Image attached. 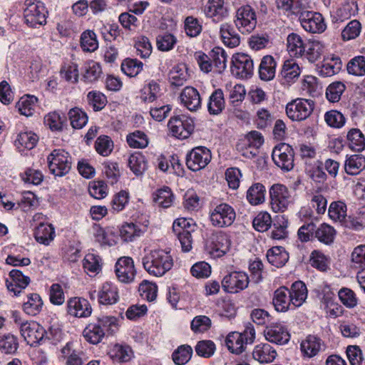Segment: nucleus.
Wrapping results in <instances>:
<instances>
[{
  "label": "nucleus",
  "instance_id": "1",
  "mask_svg": "<svg viewBox=\"0 0 365 365\" xmlns=\"http://www.w3.org/2000/svg\"><path fill=\"white\" fill-rule=\"evenodd\" d=\"M145 270L150 275L162 277L173 266V259L169 252L153 250L146 253L142 259Z\"/></svg>",
  "mask_w": 365,
  "mask_h": 365
},
{
  "label": "nucleus",
  "instance_id": "2",
  "mask_svg": "<svg viewBox=\"0 0 365 365\" xmlns=\"http://www.w3.org/2000/svg\"><path fill=\"white\" fill-rule=\"evenodd\" d=\"M270 205L274 212H283L294 202V197L288 187L277 183L269 189Z\"/></svg>",
  "mask_w": 365,
  "mask_h": 365
},
{
  "label": "nucleus",
  "instance_id": "3",
  "mask_svg": "<svg viewBox=\"0 0 365 365\" xmlns=\"http://www.w3.org/2000/svg\"><path fill=\"white\" fill-rule=\"evenodd\" d=\"M14 321L19 327L21 336L30 346L37 344L43 339L45 329L38 323L34 321H23L16 314H14Z\"/></svg>",
  "mask_w": 365,
  "mask_h": 365
},
{
  "label": "nucleus",
  "instance_id": "4",
  "mask_svg": "<svg viewBox=\"0 0 365 365\" xmlns=\"http://www.w3.org/2000/svg\"><path fill=\"white\" fill-rule=\"evenodd\" d=\"M255 338V330L248 324L242 333L230 332L225 339V344L230 352L239 354L245 351L247 344L253 343Z\"/></svg>",
  "mask_w": 365,
  "mask_h": 365
},
{
  "label": "nucleus",
  "instance_id": "5",
  "mask_svg": "<svg viewBox=\"0 0 365 365\" xmlns=\"http://www.w3.org/2000/svg\"><path fill=\"white\" fill-rule=\"evenodd\" d=\"M48 169L53 175L62 177L71 168V158L68 153L63 149H55L47 156Z\"/></svg>",
  "mask_w": 365,
  "mask_h": 365
},
{
  "label": "nucleus",
  "instance_id": "6",
  "mask_svg": "<svg viewBox=\"0 0 365 365\" xmlns=\"http://www.w3.org/2000/svg\"><path fill=\"white\" fill-rule=\"evenodd\" d=\"M235 24L242 34L252 32L257 25L255 11L249 5H244L237 9L235 18Z\"/></svg>",
  "mask_w": 365,
  "mask_h": 365
},
{
  "label": "nucleus",
  "instance_id": "7",
  "mask_svg": "<svg viewBox=\"0 0 365 365\" xmlns=\"http://www.w3.org/2000/svg\"><path fill=\"white\" fill-rule=\"evenodd\" d=\"M24 16L26 23L31 27L46 23V8L43 4L37 0H26Z\"/></svg>",
  "mask_w": 365,
  "mask_h": 365
},
{
  "label": "nucleus",
  "instance_id": "8",
  "mask_svg": "<svg viewBox=\"0 0 365 365\" xmlns=\"http://www.w3.org/2000/svg\"><path fill=\"white\" fill-rule=\"evenodd\" d=\"M87 359L83 347L78 341H68L61 349L59 359L64 365H83Z\"/></svg>",
  "mask_w": 365,
  "mask_h": 365
},
{
  "label": "nucleus",
  "instance_id": "9",
  "mask_svg": "<svg viewBox=\"0 0 365 365\" xmlns=\"http://www.w3.org/2000/svg\"><path fill=\"white\" fill-rule=\"evenodd\" d=\"M235 218L236 213L234 208L227 203H221L210 211V220L214 227L230 226Z\"/></svg>",
  "mask_w": 365,
  "mask_h": 365
},
{
  "label": "nucleus",
  "instance_id": "10",
  "mask_svg": "<svg viewBox=\"0 0 365 365\" xmlns=\"http://www.w3.org/2000/svg\"><path fill=\"white\" fill-rule=\"evenodd\" d=\"M314 110V103L304 98H297L286 106V113L293 121H302L310 116Z\"/></svg>",
  "mask_w": 365,
  "mask_h": 365
},
{
  "label": "nucleus",
  "instance_id": "11",
  "mask_svg": "<svg viewBox=\"0 0 365 365\" xmlns=\"http://www.w3.org/2000/svg\"><path fill=\"white\" fill-rule=\"evenodd\" d=\"M168 126L171 134L178 139L187 138L194 130V120L192 118L181 115L171 118Z\"/></svg>",
  "mask_w": 365,
  "mask_h": 365
},
{
  "label": "nucleus",
  "instance_id": "12",
  "mask_svg": "<svg viewBox=\"0 0 365 365\" xmlns=\"http://www.w3.org/2000/svg\"><path fill=\"white\" fill-rule=\"evenodd\" d=\"M302 28L307 32L321 34L327 28L324 17L320 13L304 9L299 17Z\"/></svg>",
  "mask_w": 365,
  "mask_h": 365
},
{
  "label": "nucleus",
  "instance_id": "13",
  "mask_svg": "<svg viewBox=\"0 0 365 365\" xmlns=\"http://www.w3.org/2000/svg\"><path fill=\"white\" fill-rule=\"evenodd\" d=\"M254 63L251 57L244 53L232 56L231 72L239 78H247L253 73Z\"/></svg>",
  "mask_w": 365,
  "mask_h": 365
},
{
  "label": "nucleus",
  "instance_id": "14",
  "mask_svg": "<svg viewBox=\"0 0 365 365\" xmlns=\"http://www.w3.org/2000/svg\"><path fill=\"white\" fill-rule=\"evenodd\" d=\"M249 282V277L246 272L235 271L224 277L222 287L225 292L235 294L245 289Z\"/></svg>",
  "mask_w": 365,
  "mask_h": 365
},
{
  "label": "nucleus",
  "instance_id": "15",
  "mask_svg": "<svg viewBox=\"0 0 365 365\" xmlns=\"http://www.w3.org/2000/svg\"><path fill=\"white\" fill-rule=\"evenodd\" d=\"M294 150L287 143H279L272 150V160L282 170L289 171L294 168Z\"/></svg>",
  "mask_w": 365,
  "mask_h": 365
},
{
  "label": "nucleus",
  "instance_id": "16",
  "mask_svg": "<svg viewBox=\"0 0 365 365\" xmlns=\"http://www.w3.org/2000/svg\"><path fill=\"white\" fill-rule=\"evenodd\" d=\"M211 153L205 147L193 148L187 155L186 165L192 171L204 168L211 160Z\"/></svg>",
  "mask_w": 365,
  "mask_h": 365
},
{
  "label": "nucleus",
  "instance_id": "17",
  "mask_svg": "<svg viewBox=\"0 0 365 365\" xmlns=\"http://www.w3.org/2000/svg\"><path fill=\"white\" fill-rule=\"evenodd\" d=\"M115 272L120 282H133L136 274L133 259L130 257H120L115 263Z\"/></svg>",
  "mask_w": 365,
  "mask_h": 365
},
{
  "label": "nucleus",
  "instance_id": "18",
  "mask_svg": "<svg viewBox=\"0 0 365 365\" xmlns=\"http://www.w3.org/2000/svg\"><path fill=\"white\" fill-rule=\"evenodd\" d=\"M231 241L229 236L222 232L216 233L207 247L210 255L213 258L224 256L230 250Z\"/></svg>",
  "mask_w": 365,
  "mask_h": 365
},
{
  "label": "nucleus",
  "instance_id": "19",
  "mask_svg": "<svg viewBox=\"0 0 365 365\" xmlns=\"http://www.w3.org/2000/svg\"><path fill=\"white\" fill-rule=\"evenodd\" d=\"M30 277L26 276L19 269H12L6 279V284L8 290L14 293V296H19L29 284Z\"/></svg>",
  "mask_w": 365,
  "mask_h": 365
},
{
  "label": "nucleus",
  "instance_id": "20",
  "mask_svg": "<svg viewBox=\"0 0 365 365\" xmlns=\"http://www.w3.org/2000/svg\"><path fill=\"white\" fill-rule=\"evenodd\" d=\"M265 339L276 344L283 345L287 344L290 339V334L287 327L280 324H273L267 327L264 331Z\"/></svg>",
  "mask_w": 365,
  "mask_h": 365
},
{
  "label": "nucleus",
  "instance_id": "21",
  "mask_svg": "<svg viewBox=\"0 0 365 365\" xmlns=\"http://www.w3.org/2000/svg\"><path fill=\"white\" fill-rule=\"evenodd\" d=\"M181 105L192 112L201 108V98L198 91L192 86H186L181 91L180 96Z\"/></svg>",
  "mask_w": 365,
  "mask_h": 365
},
{
  "label": "nucleus",
  "instance_id": "22",
  "mask_svg": "<svg viewBox=\"0 0 365 365\" xmlns=\"http://www.w3.org/2000/svg\"><path fill=\"white\" fill-rule=\"evenodd\" d=\"M91 312V307L86 299L73 297L67 302V313L72 317H88Z\"/></svg>",
  "mask_w": 365,
  "mask_h": 365
},
{
  "label": "nucleus",
  "instance_id": "23",
  "mask_svg": "<svg viewBox=\"0 0 365 365\" xmlns=\"http://www.w3.org/2000/svg\"><path fill=\"white\" fill-rule=\"evenodd\" d=\"M324 347L322 340L314 335L307 336L300 344V350L304 357L312 358L317 356Z\"/></svg>",
  "mask_w": 365,
  "mask_h": 365
},
{
  "label": "nucleus",
  "instance_id": "24",
  "mask_svg": "<svg viewBox=\"0 0 365 365\" xmlns=\"http://www.w3.org/2000/svg\"><path fill=\"white\" fill-rule=\"evenodd\" d=\"M207 17L219 22L228 16L229 12L224 0H209L205 9Z\"/></svg>",
  "mask_w": 365,
  "mask_h": 365
},
{
  "label": "nucleus",
  "instance_id": "25",
  "mask_svg": "<svg viewBox=\"0 0 365 365\" xmlns=\"http://www.w3.org/2000/svg\"><path fill=\"white\" fill-rule=\"evenodd\" d=\"M98 302L102 304H113L119 299L118 289L117 286L110 282L103 283L98 293Z\"/></svg>",
  "mask_w": 365,
  "mask_h": 365
},
{
  "label": "nucleus",
  "instance_id": "26",
  "mask_svg": "<svg viewBox=\"0 0 365 365\" xmlns=\"http://www.w3.org/2000/svg\"><path fill=\"white\" fill-rule=\"evenodd\" d=\"M272 303L276 311L279 312H286L289 310H293L289 289L285 287H281L275 290Z\"/></svg>",
  "mask_w": 365,
  "mask_h": 365
},
{
  "label": "nucleus",
  "instance_id": "27",
  "mask_svg": "<svg viewBox=\"0 0 365 365\" xmlns=\"http://www.w3.org/2000/svg\"><path fill=\"white\" fill-rule=\"evenodd\" d=\"M38 141V137L34 132H21L14 140V145L19 153H24L26 150L33 149Z\"/></svg>",
  "mask_w": 365,
  "mask_h": 365
},
{
  "label": "nucleus",
  "instance_id": "28",
  "mask_svg": "<svg viewBox=\"0 0 365 365\" xmlns=\"http://www.w3.org/2000/svg\"><path fill=\"white\" fill-rule=\"evenodd\" d=\"M108 354L115 363H124L130 361L133 353L129 346L120 344L110 345Z\"/></svg>",
  "mask_w": 365,
  "mask_h": 365
},
{
  "label": "nucleus",
  "instance_id": "29",
  "mask_svg": "<svg viewBox=\"0 0 365 365\" xmlns=\"http://www.w3.org/2000/svg\"><path fill=\"white\" fill-rule=\"evenodd\" d=\"M309 0H276L277 9L288 15H299L302 10L309 7Z\"/></svg>",
  "mask_w": 365,
  "mask_h": 365
},
{
  "label": "nucleus",
  "instance_id": "30",
  "mask_svg": "<svg viewBox=\"0 0 365 365\" xmlns=\"http://www.w3.org/2000/svg\"><path fill=\"white\" fill-rule=\"evenodd\" d=\"M277 355L276 350L269 344L256 345L252 351L253 359L261 364L272 362Z\"/></svg>",
  "mask_w": 365,
  "mask_h": 365
},
{
  "label": "nucleus",
  "instance_id": "31",
  "mask_svg": "<svg viewBox=\"0 0 365 365\" xmlns=\"http://www.w3.org/2000/svg\"><path fill=\"white\" fill-rule=\"evenodd\" d=\"M289 292L293 309L301 307L307 298V287L301 281L294 282Z\"/></svg>",
  "mask_w": 365,
  "mask_h": 365
},
{
  "label": "nucleus",
  "instance_id": "32",
  "mask_svg": "<svg viewBox=\"0 0 365 365\" xmlns=\"http://www.w3.org/2000/svg\"><path fill=\"white\" fill-rule=\"evenodd\" d=\"M342 67V63L338 56H329L324 58L322 64L319 68V73L323 77L332 76L338 73Z\"/></svg>",
  "mask_w": 365,
  "mask_h": 365
},
{
  "label": "nucleus",
  "instance_id": "33",
  "mask_svg": "<svg viewBox=\"0 0 365 365\" xmlns=\"http://www.w3.org/2000/svg\"><path fill=\"white\" fill-rule=\"evenodd\" d=\"M102 267L103 260L97 253L88 252L84 257L83 268L89 276L93 277L98 274L101 271Z\"/></svg>",
  "mask_w": 365,
  "mask_h": 365
},
{
  "label": "nucleus",
  "instance_id": "34",
  "mask_svg": "<svg viewBox=\"0 0 365 365\" xmlns=\"http://www.w3.org/2000/svg\"><path fill=\"white\" fill-rule=\"evenodd\" d=\"M220 34L222 43L229 48H235L240 43V37L233 26L227 23L220 25Z\"/></svg>",
  "mask_w": 365,
  "mask_h": 365
},
{
  "label": "nucleus",
  "instance_id": "35",
  "mask_svg": "<svg viewBox=\"0 0 365 365\" xmlns=\"http://www.w3.org/2000/svg\"><path fill=\"white\" fill-rule=\"evenodd\" d=\"M287 48L290 56L294 58L303 57L306 49V43L297 34H290L287 38Z\"/></svg>",
  "mask_w": 365,
  "mask_h": 365
},
{
  "label": "nucleus",
  "instance_id": "36",
  "mask_svg": "<svg viewBox=\"0 0 365 365\" xmlns=\"http://www.w3.org/2000/svg\"><path fill=\"white\" fill-rule=\"evenodd\" d=\"M325 52V46L319 41H309L306 43V49L303 57L310 63H314L323 56Z\"/></svg>",
  "mask_w": 365,
  "mask_h": 365
},
{
  "label": "nucleus",
  "instance_id": "37",
  "mask_svg": "<svg viewBox=\"0 0 365 365\" xmlns=\"http://www.w3.org/2000/svg\"><path fill=\"white\" fill-rule=\"evenodd\" d=\"M153 198L158 207L166 209L173 205L175 195L170 187H163L153 192Z\"/></svg>",
  "mask_w": 365,
  "mask_h": 365
},
{
  "label": "nucleus",
  "instance_id": "38",
  "mask_svg": "<svg viewBox=\"0 0 365 365\" xmlns=\"http://www.w3.org/2000/svg\"><path fill=\"white\" fill-rule=\"evenodd\" d=\"M55 236V229L51 224L40 223L34 231L36 240L44 245H48Z\"/></svg>",
  "mask_w": 365,
  "mask_h": 365
},
{
  "label": "nucleus",
  "instance_id": "39",
  "mask_svg": "<svg viewBox=\"0 0 365 365\" xmlns=\"http://www.w3.org/2000/svg\"><path fill=\"white\" fill-rule=\"evenodd\" d=\"M277 63L271 56H265L262 58L259 67V77L263 81H270L274 78L276 73Z\"/></svg>",
  "mask_w": 365,
  "mask_h": 365
},
{
  "label": "nucleus",
  "instance_id": "40",
  "mask_svg": "<svg viewBox=\"0 0 365 365\" xmlns=\"http://www.w3.org/2000/svg\"><path fill=\"white\" fill-rule=\"evenodd\" d=\"M85 339L92 344L100 343L105 336L104 328H102L97 322L88 324L83 331Z\"/></svg>",
  "mask_w": 365,
  "mask_h": 365
},
{
  "label": "nucleus",
  "instance_id": "41",
  "mask_svg": "<svg viewBox=\"0 0 365 365\" xmlns=\"http://www.w3.org/2000/svg\"><path fill=\"white\" fill-rule=\"evenodd\" d=\"M365 168V158L362 155L355 154L347 157L344 169L348 175H356Z\"/></svg>",
  "mask_w": 365,
  "mask_h": 365
},
{
  "label": "nucleus",
  "instance_id": "42",
  "mask_svg": "<svg viewBox=\"0 0 365 365\" xmlns=\"http://www.w3.org/2000/svg\"><path fill=\"white\" fill-rule=\"evenodd\" d=\"M146 225L139 227L134 223H126L120 230V236L125 242H131L141 236L146 231Z\"/></svg>",
  "mask_w": 365,
  "mask_h": 365
},
{
  "label": "nucleus",
  "instance_id": "43",
  "mask_svg": "<svg viewBox=\"0 0 365 365\" xmlns=\"http://www.w3.org/2000/svg\"><path fill=\"white\" fill-rule=\"evenodd\" d=\"M268 262L276 267L284 266L289 259V254L282 247H273L267 252Z\"/></svg>",
  "mask_w": 365,
  "mask_h": 365
},
{
  "label": "nucleus",
  "instance_id": "44",
  "mask_svg": "<svg viewBox=\"0 0 365 365\" xmlns=\"http://www.w3.org/2000/svg\"><path fill=\"white\" fill-rule=\"evenodd\" d=\"M43 304V300L38 294L31 293L27 295L22 307L26 314L35 316L41 311Z\"/></svg>",
  "mask_w": 365,
  "mask_h": 365
},
{
  "label": "nucleus",
  "instance_id": "45",
  "mask_svg": "<svg viewBox=\"0 0 365 365\" xmlns=\"http://www.w3.org/2000/svg\"><path fill=\"white\" fill-rule=\"evenodd\" d=\"M301 73V69L298 63L293 59L287 60L284 62L282 71V78L287 83L293 82L298 78Z\"/></svg>",
  "mask_w": 365,
  "mask_h": 365
},
{
  "label": "nucleus",
  "instance_id": "46",
  "mask_svg": "<svg viewBox=\"0 0 365 365\" xmlns=\"http://www.w3.org/2000/svg\"><path fill=\"white\" fill-rule=\"evenodd\" d=\"M349 147L354 151L361 152L365 149V136L359 128L350 129L346 135Z\"/></svg>",
  "mask_w": 365,
  "mask_h": 365
},
{
  "label": "nucleus",
  "instance_id": "47",
  "mask_svg": "<svg viewBox=\"0 0 365 365\" xmlns=\"http://www.w3.org/2000/svg\"><path fill=\"white\" fill-rule=\"evenodd\" d=\"M225 98L223 91L216 89L210 96L207 103V110L211 115H217L225 108Z\"/></svg>",
  "mask_w": 365,
  "mask_h": 365
},
{
  "label": "nucleus",
  "instance_id": "48",
  "mask_svg": "<svg viewBox=\"0 0 365 365\" xmlns=\"http://www.w3.org/2000/svg\"><path fill=\"white\" fill-rule=\"evenodd\" d=\"M160 86L156 81L152 80L144 85L140 90V98L145 103L155 101L160 95Z\"/></svg>",
  "mask_w": 365,
  "mask_h": 365
},
{
  "label": "nucleus",
  "instance_id": "49",
  "mask_svg": "<svg viewBox=\"0 0 365 365\" xmlns=\"http://www.w3.org/2000/svg\"><path fill=\"white\" fill-rule=\"evenodd\" d=\"M214 72L221 73L227 66V54L220 47H215L210 52Z\"/></svg>",
  "mask_w": 365,
  "mask_h": 365
},
{
  "label": "nucleus",
  "instance_id": "50",
  "mask_svg": "<svg viewBox=\"0 0 365 365\" xmlns=\"http://www.w3.org/2000/svg\"><path fill=\"white\" fill-rule=\"evenodd\" d=\"M37 101L38 99L34 96L26 95L19 99L16 107L21 115L31 116L36 110Z\"/></svg>",
  "mask_w": 365,
  "mask_h": 365
},
{
  "label": "nucleus",
  "instance_id": "51",
  "mask_svg": "<svg viewBox=\"0 0 365 365\" xmlns=\"http://www.w3.org/2000/svg\"><path fill=\"white\" fill-rule=\"evenodd\" d=\"M265 187L264 186L257 182L249 187L247 191V200L252 205H257L264 201Z\"/></svg>",
  "mask_w": 365,
  "mask_h": 365
},
{
  "label": "nucleus",
  "instance_id": "52",
  "mask_svg": "<svg viewBox=\"0 0 365 365\" xmlns=\"http://www.w3.org/2000/svg\"><path fill=\"white\" fill-rule=\"evenodd\" d=\"M19 347L18 338L10 333L0 334V351L6 354H14Z\"/></svg>",
  "mask_w": 365,
  "mask_h": 365
},
{
  "label": "nucleus",
  "instance_id": "53",
  "mask_svg": "<svg viewBox=\"0 0 365 365\" xmlns=\"http://www.w3.org/2000/svg\"><path fill=\"white\" fill-rule=\"evenodd\" d=\"M346 205L342 201L332 202L328 209L330 219L335 222H344L346 217Z\"/></svg>",
  "mask_w": 365,
  "mask_h": 365
},
{
  "label": "nucleus",
  "instance_id": "54",
  "mask_svg": "<svg viewBox=\"0 0 365 365\" xmlns=\"http://www.w3.org/2000/svg\"><path fill=\"white\" fill-rule=\"evenodd\" d=\"M322 302L324 305V309L329 317L336 318L343 314L342 307L334 302V295L331 293L324 296Z\"/></svg>",
  "mask_w": 365,
  "mask_h": 365
},
{
  "label": "nucleus",
  "instance_id": "55",
  "mask_svg": "<svg viewBox=\"0 0 365 365\" xmlns=\"http://www.w3.org/2000/svg\"><path fill=\"white\" fill-rule=\"evenodd\" d=\"M81 47L86 52H93L98 49V41L93 31L86 30L81 34Z\"/></svg>",
  "mask_w": 365,
  "mask_h": 365
},
{
  "label": "nucleus",
  "instance_id": "56",
  "mask_svg": "<svg viewBox=\"0 0 365 365\" xmlns=\"http://www.w3.org/2000/svg\"><path fill=\"white\" fill-rule=\"evenodd\" d=\"M128 166L135 175H142L147 168L145 158L140 153H135L128 158Z\"/></svg>",
  "mask_w": 365,
  "mask_h": 365
},
{
  "label": "nucleus",
  "instance_id": "57",
  "mask_svg": "<svg viewBox=\"0 0 365 365\" xmlns=\"http://www.w3.org/2000/svg\"><path fill=\"white\" fill-rule=\"evenodd\" d=\"M187 77V68L185 64H178L173 66L169 73L170 81L175 86L183 85Z\"/></svg>",
  "mask_w": 365,
  "mask_h": 365
},
{
  "label": "nucleus",
  "instance_id": "58",
  "mask_svg": "<svg viewBox=\"0 0 365 365\" xmlns=\"http://www.w3.org/2000/svg\"><path fill=\"white\" fill-rule=\"evenodd\" d=\"M60 76L67 82L77 83L79 76L78 65L73 62L65 63L61 68Z\"/></svg>",
  "mask_w": 365,
  "mask_h": 365
},
{
  "label": "nucleus",
  "instance_id": "59",
  "mask_svg": "<svg viewBox=\"0 0 365 365\" xmlns=\"http://www.w3.org/2000/svg\"><path fill=\"white\" fill-rule=\"evenodd\" d=\"M121 71L129 77H135L143 70V63L135 58H125L121 63Z\"/></svg>",
  "mask_w": 365,
  "mask_h": 365
},
{
  "label": "nucleus",
  "instance_id": "60",
  "mask_svg": "<svg viewBox=\"0 0 365 365\" xmlns=\"http://www.w3.org/2000/svg\"><path fill=\"white\" fill-rule=\"evenodd\" d=\"M83 78L88 82L97 81L101 73L102 69L100 63L94 61H88L84 64Z\"/></svg>",
  "mask_w": 365,
  "mask_h": 365
},
{
  "label": "nucleus",
  "instance_id": "61",
  "mask_svg": "<svg viewBox=\"0 0 365 365\" xmlns=\"http://www.w3.org/2000/svg\"><path fill=\"white\" fill-rule=\"evenodd\" d=\"M336 231L331 225L323 223L315 231V237L326 245L333 242Z\"/></svg>",
  "mask_w": 365,
  "mask_h": 365
},
{
  "label": "nucleus",
  "instance_id": "62",
  "mask_svg": "<svg viewBox=\"0 0 365 365\" xmlns=\"http://www.w3.org/2000/svg\"><path fill=\"white\" fill-rule=\"evenodd\" d=\"M346 69L353 76H365V56H358L351 59L346 65Z\"/></svg>",
  "mask_w": 365,
  "mask_h": 365
},
{
  "label": "nucleus",
  "instance_id": "63",
  "mask_svg": "<svg viewBox=\"0 0 365 365\" xmlns=\"http://www.w3.org/2000/svg\"><path fill=\"white\" fill-rule=\"evenodd\" d=\"M324 120L328 126L333 128H341L346 123L344 115L339 111L331 110L325 113Z\"/></svg>",
  "mask_w": 365,
  "mask_h": 365
},
{
  "label": "nucleus",
  "instance_id": "64",
  "mask_svg": "<svg viewBox=\"0 0 365 365\" xmlns=\"http://www.w3.org/2000/svg\"><path fill=\"white\" fill-rule=\"evenodd\" d=\"M352 267L356 269H365V245L356 247L351 252Z\"/></svg>",
  "mask_w": 365,
  "mask_h": 365
}]
</instances>
